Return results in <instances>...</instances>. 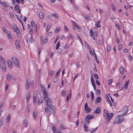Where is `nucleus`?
I'll list each match as a JSON object with an SVG mask.
<instances>
[{"label":"nucleus","instance_id":"nucleus-1","mask_svg":"<svg viewBox=\"0 0 133 133\" xmlns=\"http://www.w3.org/2000/svg\"><path fill=\"white\" fill-rule=\"evenodd\" d=\"M42 92L43 94V98L45 101L46 107L44 108L45 112L47 113L48 111L50 114H54L55 109L54 106L52 105V103L51 98H49L48 96V93L46 90L45 88L43 85L41 84L40 85Z\"/></svg>","mask_w":133,"mask_h":133},{"label":"nucleus","instance_id":"nucleus-2","mask_svg":"<svg viewBox=\"0 0 133 133\" xmlns=\"http://www.w3.org/2000/svg\"><path fill=\"white\" fill-rule=\"evenodd\" d=\"M105 113V118L107 119V122L108 123L110 121V119L112 118L114 114L112 113H109L108 112L107 110H105V109H104V113Z\"/></svg>","mask_w":133,"mask_h":133},{"label":"nucleus","instance_id":"nucleus-3","mask_svg":"<svg viewBox=\"0 0 133 133\" xmlns=\"http://www.w3.org/2000/svg\"><path fill=\"white\" fill-rule=\"evenodd\" d=\"M5 64V62L3 58L0 56V67L2 69L3 71L6 70Z\"/></svg>","mask_w":133,"mask_h":133},{"label":"nucleus","instance_id":"nucleus-4","mask_svg":"<svg viewBox=\"0 0 133 133\" xmlns=\"http://www.w3.org/2000/svg\"><path fill=\"white\" fill-rule=\"evenodd\" d=\"M123 116L122 115V114L119 117H116L114 120V124L119 123L123 122L124 120Z\"/></svg>","mask_w":133,"mask_h":133},{"label":"nucleus","instance_id":"nucleus-5","mask_svg":"<svg viewBox=\"0 0 133 133\" xmlns=\"http://www.w3.org/2000/svg\"><path fill=\"white\" fill-rule=\"evenodd\" d=\"M12 27L14 31L17 34V36L19 37H20L21 36L20 31L17 26L16 25H15L13 26Z\"/></svg>","mask_w":133,"mask_h":133},{"label":"nucleus","instance_id":"nucleus-6","mask_svg":"<svg viewBox=\"0 0 133 133\" xmlns=\"http://www.w3.org/2000/svg\"><path fill=\"white\" fill-rule=\"evenodd\" d=\"M128 107L127 106H124L122 110L119 112L121 113L122 115L124 116L125 115L127 112L128 110Z\"/></svg>","mask_w":133,"mask_h":133},{"label":"nucleus","instance_id":"nucleus-7","mask_svg":"<svg viewBox=\"0 0 133 133\" xmlns=\"http://www.w3.org/2000/svg\"><path fill=\"white\" fill-rule=\"evenodd\" d=\"M90 33L91 34V36H92V39L94 40H95V37H97L98 36V32L95 31L94 32L93 30H90Z\"/></svg>","mask_w":133,"mask_h":133},{"label":"nucleus","instance_id":"nucleus-8","mask_svg":"<svg viewBox=\"0 0 133 133\" xmlns=\"http://www.w3.org/2000/svg\"><path fill=\"white\" fill-rule=\"evenodd\" d=\"M12 61L14 62V64L17 67L19 68L20 65L18 63V61L16 58L12 57Z\"/></svg>","mask_w":133,"mask_h":133},{"label":"nucleus","instance_id":"nucleus-9","mask_svg":"<svg viewBox=\"0 0 133 133\" xmlns=\"http://www.w3.org/2000/svg\"><path fill=\"white\" fill-rule=\"evenodd\" d=\"M84 110L87 113H88L91 111L90 108H89L88 106L87 103L86 102L84 106Z\"/></svg>","mask_w":133,"mask_h":133},{"label":"nucleus","instance_id":"nucleus-10","mask_svg":"<svg viewBox=\"0 0 133 133\" xmlns=\"http://www.w3.org/2000/svg\"><path fill=\"white\" fill-rule=\"evenodd\" d=\"M19 40H16L15 41V45L17 49L19 48H20V45L19 44Z\"/></svg>","mask_w":133,"mask_h":133},{"label":"nucleus","instance_id":"nucleus-11","mask_svg":"<svg viewBox=\"0 0 133 133\" xmlns=\"http://www.w3.org/2000/svg\"><path fill=\"white\" fill-rule=\"evenodd\" d=\"M101 110L100 108L98 107L97 108L96 110H95L93 112L94 114H98L100 113Z\"/></svg>","mask_w":133,"mask_h":133},{"label":"nucleus","instance_id":"nucleus-12","mask_svg":"<svg viewBox=\"0 0 133 133\" xmlns=\"http://www.w3.org/2000/svg\"><path fill=\"white\" fill-rule=\"evenodd\" d=\"M30 84L28 81V79L26 80V83L25 84V89L26 90H28L29 88Z\"/></svg>","mask_w":133,"mask_h":133},{"label":"nucleus","instance_id":"nucleus-13","mask_svg":"<svg viewBox=\"0 0 133 133\" xmlns=\"http://www.w3.org/2000/svg\"><path fill=\"white\" fill-rule=\"evenodd\" d=\"M101 101V98L100 97H98L96 98L95 101V103H97L100 102Z\"/></svg>","mask_w":133,"mask_h":133},{"label":"nucleus","instance_id":"nucleus-14","mask_svg":"<svg viewBox=\"0 0 133 133\" xmlns=\"http://www.w3.org/2000/svg\"><path fill=\"white\" fill-rule=\"evenodd\" d=\"M67 38L68 39V41H69L70 39L71 40H74V37L71 34H70L67 37Z\"/></svg>","mask_w":133,"mask_h":133},{"label":"nucleus","instance_id":"nucleus-15","mask_svg":"<svg viewBox=\"0 0 133 133\" xmlns=\"http://www.w3.org/2000/svg\"><path fill=\"white\" fill-rule=\"evenodd\" d=\"M12 75L10 74H8L6 76V78L8 81H10L11 80L12 77Z\"/></svg>","mask_w":133,"mask_h":133},{"label":"nucleus","instance_id":"nucleus-16","mask_svg":"<svg viewBox=\"0 0 133 133\" xmlns=\"http://www.w3.org/2000/svg\"><path fill=\"white\" fill-rule=\"evenodd\" d=\"M43 101L42 100V98L41 97H39L38 99L37 103L38 105H40L42 103Z\"/></svg>","mask_w":133,"mask_h":133},{"label":"nucleus","instance_id":"nucleus-17","mask_svg":"<svg viewBox=\"0 0 133 133\" xmlns=\"http://www.w3.org/2000/svg\"><path fill=\"white\" fill-rule=\"evenodd\" d=\"M23 123L25 125V127L26 128L28 125V121L27 119H24L23 122Z\"/></svg>","mask_w":133,"mask_h":133},{"label":"nucleus","instance_id":"nucleus-18","mask_svg":"<svg viewBox=\"0 0 133 133\" xmlns=\"http://www.w3.org/2000/svg\"><path fill=\"white\" fill-rule=\"evenodd\" d=\"M88 119H89V120L92 119V118H93L94 117V115H88L87 116H86Z\"/></svg>","mask_w":133,"mask_h":133},{"label":"nucleus","instance_id":"nucleus-19","mask_svg":"<svg viewBox=\"0 0 133 133\" xmlns=\"http://www.w3.org/2000/svg\"><path fill=\"white\" fill-rule=\"evenodd\" d=\"M11 117V115L10 114H9L7 116L6 119V122L7 123H8L9 122Z\"/></svg>","mask_w":133,"mask_h":133},{"label":"nucleus","instance_id":"nucleus-20","mask_svg":"<svg viewBox=\"0 0 133 133\" xmlns=\"http://www.w3.org/2000/svg\"><path fill=\"white\" fill-rule=\"evenodd\" d=\"M15 1L18 3H21L22 4H24L25 2L24 0H15Z\"/></svg>","mask_w":133,"mask_h":133},{"label":"nucleus","instance_id":"nucleus-21","mask_svg":"<svg viewBox=\"0 0 133 133\" xmlns=\"http://www.w3.org/2000/svg\"><path fill=\"white\" fill-rule=\"evenodd\" d=\"M90 95L91 98V100L93 101V100L95 99L94 97V94L93 92L91 91L90 92Z\"/></svg>","mask_w":133,"mask_h":133},{"label":"nucleus","instance_id":"nucleus-22","mask_svg":"<svg viewBox=\"0 0 133 133\" xmlns=\"http://www.w3.org/2000/svg\"><path fill=\"white\" fill-rule=\"evenodd\" d=\"M52 129L54 133H58L56 128L54 126H53L52 127Z\"/></svg>","mask_w":133,"mask_h":133},{"label":"nucleus","instance_id":"nucleus-23","mask_svg":"<svg viewBox=\"0 0 133 133\" xmlns=\"http://www.w3.org/2000/svg\"><path fill=\"white\" fill-rule=\"evenodd\" d=\"M39 16L41 19H43L44 17V15L42 12H41L39 14Z\"/></svg>","mask_w":133,"mask_h":133},{"label":"nucleus","instance_id":"nucleus-24","mask_svg":"<svg viewBox=\"0 0 133 133\" xmlns=\"http://www.w3.org/2000/svg\"><path fill=\"white\" fill-rule=\"evenodd\" d=\"M37 114V111L36 110H34L33 114V116L34 118H35Z\"/></svg>","mask_w":133,"mask_h":133},{"label":"nucleus","instance_id":"nucleus-25","mask_svg":"<svg viewBox=\"0 0 133 133\" xmlns=\"http://www.w3.org/2000/svg\"><path fill=\"white\" fill-rule=\"evenodd\" d=\"M101 23L100 21H98L97 22L96 24V26L98 28L100 27L101 26V25L100 24V23Z\"/></svg>","mask_w":133,"mask_h":133},{"label":"nucleus","instance_id":"nucleus-26","mask_svg":"<svg viewBox=\"0 0 133 133\" xmlns=\"http://www.w3.org/2000/svg\"><path fill=\"white\" fill-rule=\"evenodd\" d=\"M97 128V127L96 128L92 129L90 130V132L91 133H93V132H95Z\"/></svg>","mask_w":133,"mask_h":133},{"label":"nucleus","instance_id":"nucleus-27","mask_svg":"<svg viewBox=\"0 0 133 133\" xmlns=\"http://www.w3.org/2000/svg\"><path fill=\"white\" fill-rule=\"evenodd\" d=\"M30 104H28L27 107V112L28 113L30 111Z\"/></svg>","mask_w":133,"mask_h":133},{"label":"nucleus","instance_id":"nucleus-28","mask_svg":"<svg viewBox=\"0 0 133 133\" xmlns=\"http://www.w3.org/2000/svg\"><path fill=\"white\" fill-rule=\"evenodd\" d=\"M119 71L120 72H121V73L123 74V72L124 71V68L122 67H121L119 68Z\"/></svg>","mask_w":133,"mask_h":133},{"label":"nucleus","instance_id":"nucleus-29","mask_svg":"<svg viewBox=\"0 0 133 133\" xmlns=\"http://www.w3.org/2000/svg\"><path fill=\"white\" fill-rule=\"evenodd\" d=\"M51 15L53 17L57 19L58 18V16L56 14H51Z\"/></svg>","mask_w":133,"mask_h":133},{"label":"nucleus","instance_id":"nucleus-30","mask_svg":"<svg viewBox=\"0 0 133 133\" xmlns=\"http://www.w3.org/2000/svg\"><path fill=\"white\" fill-rule=\"evenodd\" d=\"M19 6L17 5H16L15 7L14 10L15 11H18L19 9Z\"/></svg>","mask_w":133,"mask_h":133},{"label":"nucleus","instance_id":"nucleus-31","mask_svg":"<svg viewBox=\"0 0 133 133\" xmlns=\"http://www.w3.org/2000/svg\"><path fill=\"white\" fill-rule=\"evenodd\" d=\"M129 81L128 80L125 83V84L124 85L125 87V89H128V85L129 84Z\"/></svg>","mask_w":133,"mask_h":133},{"label":"nucleus","instance_id":"nucleus-32","mask_svg":"<svg viewBox=\"0 0 133 133\" xmlns=\"http://www.w3.org/2000/svg\"><path fill=\"white\" fill-rule=\"evenodd\" d=\"M71 90H70V93L69 95V94L66 97V100L67 102H68V101L69 99V96L70 97L71 96Z\"/></svg>","mask_w":133,"mask_h":133},{"label":"nucleus","instance_id":"nucleus-33","mask_svg":"<svg viewBox=\"0 0 133 133\" xmlns=\"http://www.w3.org/2000/svg\"><path fill=\"white\" fill-rule=\"evenodd\" d=\"M51 24H49L47 26L46 30V32H48L50 28V27L51 26Z\"/></svg>","mask_w":133,"mask_h":133},{"label":"nucleus","instance_id":"nucleus-34","mask_svg":"<svg viewBox=\"0 0 133 133\" xmlns=\"http://www.w3.org/2000/svg\"><path fill=\"white\" fill-rule=\"evenodd\" d=\"M8 65L10 67H11L12 66V62L10 61H8Z\"/></svg>","mask_w":133,"mask_h":133},{"label":"nucleus","instance_id":"nucleus-35","mask_svg":"<svg viewBox=\"0 0 133 133\" xmlns=\"http://www.w3.org/2000/svg\"><path fill=\"white\" fill-rule=\"evenodd\" d=\"M85 121L88 124H89L90 122L89 119H88L86 117H85Z\"/></svg>","mask_w":133,"mask_h":133},{"label":"nucleus","instance_id":"nucleus-36","mask_svg":"<svg viewBox=\"0 0 133 133\" xmlns=\"http://www.w3.org/2000/svg\"><path fill=\"white\" fill-rule=\"evenodd\" d=\"M60 46L59 45V42L58 41V42L57 43L56 45V46L55 48L56 49V50H58L59 48V47Z\"/></svg>","mask_w":133,"mask_h":133},{"label":"nucleus","instance_id":"nucleus-37","mask_svg":"<svg viewBox=\"0 0 133 133\" xmlns=\"http://www.w3.org/2000/svg\"><path fill=\"white\" fill-rule=\"evenodd\" d=\"M74 22V24L75 26L78 29L79 31H80V29H81V28L80 27L79 25H77L74 22Z\"/></svg>","mask_w":133,"mask_h":133},{"label":"nucleus","instance_id":"nucleus-38","mask_svg":"<svg viewBox=\"0 0 133 133\" xmlns=\"http://www.w3.org/2000/svg\"><path fill=\"white\" fill-rule=\"evenodd\" d=\"M34 41L33 38L32 37V36L31 35V37L29 39V42L31 43L33 42Z\"/></svg>","mask_w":133,"mask_h":133},{"label":"nucleus","instance_id":"nucleus-39","mask_svg":"<svg viewBox=\"0 0 133 133\" xmlns=\"http://www.w3.org/2000/svg\"><path fill=\"white\" fill-rule=\"evenodd\" d=\"M84 129L85 131H87L88 130V127H87L86 124H84Z\"/></svg>","mask_w":133,"mask_h":133},{"label":"nucleus","instance_id":"nucleus-40","mask_svg":"<svg viewBox=\"0 0 133 133\" xmlns=\"http://www.w3.org/2000/svg\"><path fill=\"white\" fill-rule=\"evenodd\" d=\"M111 46L109 45H108L107 47V51H109L111 49Z\"/></svg>","mask_w":133,"mask_h":133},{"label":"nucleus","instance_id":"nucleus-41","mask_svg":"<svg viewBox=\"0 0 133 133\" xmlns=\"http://www.w3.org/2000/svg\"><path fill=\"white\" fill-rule=\"evenodd\" d=\"M1 4H2V5L3 6L7 7V6L6 5V3L5 2H1Z\"/></svg>","mask_w":133,"mask_h":133},{"label":"nucleus","instance_id":"nucleus-42","mask_svg":"<svg viewBox=\"0 0 133 133\" xmlns=\"http://www.w3.org/2000/svg\"><path fill=\"white\" fill-rule=\"evenodd\" d=\"M60 30V28L59 27H57L55 31V32L56 33H57Z\"/></svg>","mask_w":133,"mask_h":133},{"label":"nucleus","instance_id":"nucleus-43","mask_svg":"<svg viewBox=\"0 0 133 133\" xmlns=\"http://www.w3.org/2000/svg\"><path fill=\"white\" fill-rule=\"evenodd\" d=\"M100 90L99 89H97L96 91V94L98 95H99L100 94Z\"/></svg>","mask_w":133,"mask_h":133},{"label":"nucleus","instance_id":"nucleus-44","mask_svg":"<svg viewBox=\"0 0 133 133\" xmlns=\"http://www.w3.org/2000/svg\"><path fill=\"white\" fill-rule=\"evenodd\" d=\"M118 50H120L122 49L123 48V45L122 44H119L118 46Z\"/></svg>","mask_w":133,"mask_h":133},{"label":"nucleus","instance_id":"nucleus-45","mask_svg":"<svg viewBox=\"0 0 133 133\" xmlns=\"http://www.w3.org/2000/svg\"><path fill=\"white\" fill-rule=\"evenodd\" d=\"M94 77L96 79H99L98 76L97 74H94Z\"/></svg>","mask_w":133,"mask_h":133},{"label":"nucleus","instance_id":"nucleus-46","mask_svg":"<svg viewBox=\"0 0 133 133\" xmlns=\"http://www.w3.org/2000/svg\"><path fill=\"white\" fill-rule=\"evenodd\" d=\"M30 95L29 94V93L28 95L26 96V99L27 101V102L29 100V99L30 98Z\"/></svg>","mask_w":133,"mask_h":133},{"label":"nucleus","instance_id":"nucleus-47","mask_svg":"<svg viewBox=\"0 0 133 133\" xmlns=\"http://www.w3.org/2000/svg\"><path fill=\"white\" fill-rule=\"evenodd\" d=\"M113 81V80L112 79H110L108 82V84L109 85H111Z\"/></svg>","mask_w":133,"mask_h":133},{"label":"nucleus","instance_id":"nucleus-48","mask_svg":"<svg viewBox=\"0 0 133 133\" xmlns=\"http://www.w3.org/2000/svg\"><path fill=\"white\" fill-rule=\"evenodd\" d=\"M83 16L84 17V18L86 20H88V19L89 17H88V15H87L86 14H85V15H84Z\"/></svg>","mask_w":133,"mask_h":133},{"label":"nucleus","instance_id":"nucleus-49","mask_svg":"<svg viewBox=\"0 0 133 133\" xmlns=\"http://www.w3.org/2000/svg\"><path fill=\"white\" fill-rule=\"evenodd\" d=\"M16 16L17 17V19L19 20L21 19V18L22 17L21 15L19 16L17 15H16Z\"/></svg>","mask_w":133,"mask_h":133},{"label":"nucleus","instance_id":"nucleus-50","mask_svg":"<svg viewBox=\"0 0 133 133\" xmlns=\"http://www.w3.org/2000/svg\"><path fill=\"white\" fill-rule=\"evenodd\" d=\"M31 24L32 27H34L35 26V25L34 22L31 21Z\"/></svg>","mask_w":133,"mask_h":133},{"label":"nucleus","instance_id":"nucleus-51","mask_svg":"<svg viewBox=\"0 0 133 133\" xmlns=\"http://www.w3.org/2000/svg\"><path fill=\"white\" fill-rule=\"evenodd\" d=\"M48 42V40L47 38H45L44 39L43 42V43L46 44Z\"/></svg>","mask_w":133,"mask_h":133},{"label":"nucleus","instance_id":"nucleus-52","mask_svg":"<svg viewBox=\"0 0 133 133\" xmlns=\"http://www.w3.org/2000/svg\"><path fill=\"white\" fill-rule=\"evenodd\" d=\"M9 15L11 18H13V19L14 18V14L10 12L9 13Z\"/></svg>","mask_w":133,"mask_h":133},{"label":"nucleus","instance_id":"nucleus-53","mask_svg":"<svg viewBox=\"0 0 133 133\" xmlns=\"http://www.w3.org/2000/svg\"><path fill=\"white\" fill-rule=\"evenodd\" d=\"M106 98L108 103L110 101L109 98L107 95L106 96Z\"/></svg>","mask_w":133,"mask_h":133},{"label":"nucleus","instance_id":"nucleus-54","mask_svg":"<svg viewBox=\"0 0 133 133\" xmlns=\"http://www.w3.org/2000/svg\"><path fill=\"white\" fill-rule=\"evenodd\" d=\"M119 88L121 90L124 88H125V87L124 85H122L121 87H119Z\"/></svg>","mask_w":133,"mask_h":133},{"label":"nucleus","instance_id":"nucleus-55","mask_svg":"<svg viewBox=\"0 0 133 133\" xmlns=\"http://www.w3.org/2000/svg\"><path fill=\"white\" fill-rule=\"evenodd\" d=\"M60 69H59L57 72V73L56 75L55 76L56 77H57L58 76L60 72Z\"/></svg>","mask_w":133,"mask_h":133},{"label":"nucleus","instance_id":"nucleus-56","mask_svg":"<svg viewBox=\"0 0 133 133\" xmlns=\"http://www.w3.org/2000/svg\"><path fill=\"white\" fill-rule=\"evenodd\" d=\"M65 91H62V92L61 95L62 96H65Z\"/></svg>","mask_w":133,"mask_h":133},{"label":"nucleus","instance_id":"nucleus-57","mask_svg":"<svg viewBox=\"0 0 133 133\" xmlns=\"http://www.w3.org/2000/svg\"><path fill=\"white\" fill-rule=\"evenodd\" d=\"M128 58L131 61L132 60V56L130 55H128Z\"/></svg>","mask_w":133,"mask_h":133},{"label":"nucleus","instance_id":"nucleus-58","mask_svg":"<svg viewBox=\"0 0 133 133\" xmlns=\"http://www.w3.org/2000/svg\"><path fill=\"white\" fill-rule=\"evenodd\" d=\"M37 97H38L37 93H35V94H34V96H33V98H37Z\"/></svg>","mask_w":133,"mask_h":133},{"label":"nucleus","instance_id":"nucleus-59","mask_svg":"<svg viewBox=\"0 0 133 133\" xmlns=\"http://www.w3.org/2000/svg\"><path fill=\"white\" fill-rule=\"evenodd\" d=\"M58 80V79L57 77H55L54 78L53 80V82L54 83H56Z\"/></svg>","mask_w":133,"mask_h":133},{"label":"nucleus","instance_id":"nucleus-60","mask_svg":"<svg viewBox=\"0 0 133 133\" xmlns=\"http://www.w3.org/2000/svg\"><path fill=\"white\" fill-rule=\"evenodd\" d=\"M79 122V119H78L75 122V124L76 125V127L78 126Z\"/></svg>","mask_w":133,"mask_h":133},{"label":"nucleus","instance_id":"nucleus-61","mask_svg":"<svg viewBox=\"0 0 133 133\" xmlns=\"http://www.w3.org/2000/svg\"><path fill=\"white\" fill-rule=\"evenodd\" d=\"M96 83L97 84L98 86H99L101 85L99 81H98L97 80H96Z\"/></svg>","mask_w":133,"mask_h":133},{"label":"nucleus","instance_id":"nucleus-62","mask_svg":"<svg viewBox=\"0 0 133 133\" xmlns=\"http://www.w3.org/2000/svg\"><path fill=\"white\" fill-rule=\"evenodd\" d=\"M60 129L61 130H63L65 129H66V128L63 127L62 125H61L60 127Z\"/></svg>","mask_w":133,"mask_h":133},{"label":"nucleus","instance_id":"nucleus-63","mask_svg":"<svg viewBox=\"0 0 133 133\" xmlns=\"http://www.w3.org/2000/svg\"><path fill=\"white\" fill-rule=\"evenodd\" d=\"M58 50L57 51H58V52L59 53L61 54L62 52V50L61 49H60V48H59V49H58Z\"/></svg>","mask_w":133,"mask_h":133},{"label":"nucleus","instance_id":"nucleus-64","mask_svg":"<svg viewBox=\"0 0 133 133\" xmlns=\"http://www.w3.org/2000/svg\"><path fill=\"white\" fill-rule=\"evenodd\" d=\"M3 31L5 33H6L7 32V30H6V28L4 27H3Z\"/></svg>","mask_w":133,"mask_h":133}]
</instances>
